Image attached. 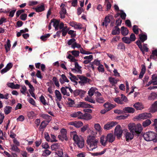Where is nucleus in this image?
<instances>
[{"mask_svg": "<svg viewBox=\"0 0 157 157\" xmlns=\"http://www.w3.org/2000/svg\"><path fill=\"white\" fill-rule=\"evenodd\" d=\"M87 148L89 151H93L98 147V140L93 135L89 136L87 137Z\"/></svg>", "mask_w": 157, "mask_h": 157, "instance_id": "nucleus-1", "label": "nucleus"}, {"mask_svg": "<svg viewBox=\"0 0 157 157\" xmlns=\"http://www.w3.org/2000/svg\"><path fill=\"white\" fill-rule=\"evenodd\" d=\"M75 143L78 147L82 148L84 145V141L83 138L81 136H78L75 131L71 132L70 133Z\"/></svg>", "mask_w": 157, "mask_h": 157, "instance_id": "nucleus-2", "label": "nucleus"}, {"mask_svg": "<svg viewBox=\"0 0 157 157\" xmlns=\"http://www.w3.org/2000/svg\"><path fill=\"white\" fill-rule=\"evenodd\" d=\"M128 127L131 132L138 135H139L143 130L142 125L140 124L130 123L128 125Z\"/></svg>", "mask_w": 157, "mask_h": 157, "instance_id": "nucleus-3", "label": "nucleus"}, {"mask_svg": "<svg viewBox=\"0 0 157 157\" xmlns=\"http://www.w3.org/2000/svg\"><path fill=\"white\" fill-rule=\"evenodd\" d=\"M143 137L144 139L147 141H153L155 142L157 141L156 134L153 132H148L145 133Z\"/></svg>", "mask_w": 157, "mask_h": 157, "instance_id": "nucleus-4", "label": "nucleus"}, {"mask_svg": "<svg viewBox=\"0 0 157 157\" xmlns=\"http://www.w3.org/2000/svg\"><path fill=\"white\" fill-rule=\"evenodd\" d=\"M61 134L58 136L59 140L62 141L64 140L67 141L68 140L67 136V131L66 129L63 128L60 131Z\"/></svg>", "mask_w": 157, "mask_h": 157, "instance_id": "nucleus-5", "label": "nucleus"}, {"mask_svg": "<svg viewBox=\"0 0 157 157\" xmlns=\"http://www.w3.org/2000/svg\"><path fill=\"white\" fill-rule=\"evenodd\" d=\"M152 117L151 113H144L139 114L136 117L138 120H144Z\"/></svg>", "mask_w": 157, "mask_h": 157, "instance_id": "nucleus-6", "label": "nucleus"}, {"mask_svg": "<svg viewBox=\"0 0 157 157\" xmlns=\"http://www.w3.org/2000/svg\"><path fill=\"white\" fill-rule=\"evenodd\" d=\"M123 131L121 126L117 125L115 127L114 131L115 136H116L117 138L121 137L122 135Z\"/></svg>", "mask_w": 157, "mask_h": 157, "instance_id": "nucleus-7", "label": "nucleus"}, {"mask_svg": "<svg viewBox=\"0 0 157 157\" xmlns=\"http://www.w3.org/2000/svg\"><path fill=\"white\" fill-rule=\"evenodd\" d=\"M68 89L69 91L71 93H72L73 91L71 89V86H66L65 87H62L60 89L61 93L64 95H66L67 96H70V93L68 92L67 89Z\"/></svg>", "mask_w": 157, "mask_h": 157, "instance_id": "nucleus-8", "label": "nucleus"}, {"mask_svg": "<svg viewBox=\"0 0 157 157\" xmlns=\"http://www.w3.org/2000/svg\"><path fill=\"white\" fill-rule=\"evenodd\" d=\"M75 68H71V71L74 73L81 74L82 73V67L78 64L77 62L75 63Z\"/></svg>", "mask_w": 157, "mask_h": 157, "instance_id": "nucleus-9", "label": "nucleus"}, {"mask_svg": "<svg viewBox=\"0 0 157 157\" xmlns=\"http://www.w3.org/2000/svg\"><path fill=\"white\" fill-rule=\"evenodd\" d=\"M79 78L80 81H78V82L81 86H83L85 84L89 82V79L86 77L80 76L79 77Z\"/></svg>", "mask_w": 157, "mask_h": 157, "instance_id": "nucleus-10", "label": "nucleus"}, {"mask_svg": "<svg viewBox=\"0 0 157 157\" xmlns=\"http://www.w3.org/2000/svg\"><path fill=\"white\" fill-rule=\"evenodd\" d=\"M117 124V123L116 122H109L104 125V128L105 130H108L111 129Z\"/></svg>", "mask_w": 157, "mask_h": 157, "instance_id": "nucleus-11", "label": "nucleus"}, {"mask_svg": "<svg viewBox=\"0 0 157 157\" xmlns=\"http://www.w3.org/2000/svg\"><path fill=\"white\" fill-rule=\"evenodd\" d=\"M64 4H62L60 6V7L62 8L59 12L60 15V17L61 18H64L65 17V15L67 13L66 9L64 8Z\"/></svg>", "mask_w": 157, "mask_h": 157, "instance_id": "nucleus-12", "label": "nucleus"}, {"mask_svg": "<svg viewBox=\"0 0 157 157\" xmlns=\"http://www.w3.org/2000/svg\"><path fill=\"white\" fill-rule=\"evenodd\" d=\"M77 107L78 108L81 107L83 108H92V106L84 102H79L77 105Z\"/></svg>", "mask_w": 157, "mask_h": 157, "instance_id": "nucleus-13", "label": "nucleus"}, {"mask_svg": "<svg viewBox=\"0 0 157 157\" xmlns=\"http://www.w3.org/2000/svg\"><path fill=\"white\" fill-rule=\"evenodd\" d=\"M103 107L106 109V110L109 111L115 107V106L108 102L105 103L103 105Z\"/></svg>", "mask_w": 157, "mask_h": 157, "instance_id": "nucleus-14", "label": "nucleus"}, {"mask_svg": "<svg viewBox=\"0 0 157 157\" xmlns=\"http://www.w3.org/2000/svg\"><path fill=\"white\" fill-rule=\"evenodd\" d=\"M51 23H53V25L55 27L56 30H57L59 29V21L53 19L51 21Z\"/></svg>", "mask_w": 157, "mask_h": 157, "instance_id": "nucleus-15", "label": "nucleus"}, {"mask_svg": "<svg viewBox=\"0 0 157 157\" xmlns=\"http://www.w3.org/2000/svg\"><path fill=\"white\" fill-rule=\"evenodd\" d=\"M123 111L124 113H133L135 112V110L132 107H128L124 108Z\"/></svg>", "mask_w": 157, "mask_h": 157, "instance_id": "nucleus-16", "label": "nucleus"}, {"mask_svg": "<svg viewBox=\"0 0 157 157\" xmlns=\"http://www.w3.org/2000/svg\"><path fill=\"white\" fill-rule=\"evenodd\" d=\"M106 137L108 142L112 143L114 140L115 136L112 134L109 133L107 135Z\"/></svg>", "mask_w": 157, "mask_h": 157, "instance_id": "nucleus-17", "label": "nucleus"}, {"mask_svg": "<svg viewBox=\"0 0 157 157\" xmlns=\"http://www.w3.org/2000/svg\"><path fill=\"white\" fill-rule=\"evenodd\" d=\"M59 82L61 84H63L65 82H68L69 80L68 79L66 76L64 74L61 75V78L59 79Z\"/></svg>", "mask_w": 157, "mask_h": 157, "instance_id": "nucleus-18", "label": "nucleus"}, {"mask_svg": "<svg viewBox=\"0 0 157 157\" xmlns=\"http://www.w3.org/2000/svg\"><path fill=\"white\" fill-rule=\"evenodd\" d=\"M135 135L134 133L131 132H126L125 134V138L126 141L132 140L133 138V136Z\"/></svg>", "mask_w": 157, "mask_h": 157, "instance_id": "nucleus-19", "label": "nucleus"}, {"mask_svg": "<svg viewBox=\"0 0 157 157\" xmlns=\"http://www.w3.org/2000/svg\"><path fill=\"white\" fill-rule=\"evenodd\" d=\"M81 119H82L86 120H90L92 118V117L90 114L85 113L83 114L82 113L81 117H80Z\"/></svg>", "mask_w": 157, "mask_h": 157, "instance_id": "nucleus-20", "label": "nucleus"}, {"mask_svg": "<svg viewBox=\"0 0 157 157\" xmlns=\"http://www.w3.org/2000/svg\"><path fill=\"white\" fill-rule=\"evenodd\" d=\"M133 106L136 110H141L144 108L143 105L141 103L139 102L134 104Z\"/></svg>", "mask_w": 157, "mask_h": 157, "instance_id": "nucleus-21", "label": "nucleus"}, {"mask_svg": "<svg viewBox=\"0 0 157 157\" xmlns=\"http://www.w3.org/2000/svg\"><path fill=\"white\" fill-rule=\"evenodd\" d=\"M85 91L81 90H77L74 92V94L75 96L79 95L82 96L85 94Z\"/></svg>", "mask_w": 157, "mask_h": 157, "instance_id": "nucleus-22", "label": "nucleus"}, {"mask_svg": "<svg viewBox=\"0 0 157 157\" xmlns=\"http://www.w3.org/2000/svg\"><path fill=\"white\" fill-rule=\"evenodd\" d=\"M49 122L44 121H42L39 127V129L40 131H43L44 129L46 127V126L48 124Z\"/></svg>", "mask_w": 157, "mask_h": 157, "instance_id": "nucleus-23", "label": "nucleus"}, {"mask_svg": "<svg viewBox=\"0 0 157 157\" xmlns=\"http://www.w3.org/2000/svg\"><path fill=\"white\" fill-rule=\"evenodd\" d=\"M108 140L106 136H102L100 138V142L102 145L104 146H105Z\"/></svg>", "mask_w": 157, "mask_h": 157, "instance_id": "nucleus-24", "label": "nucleus"}, {"mask_svg": "<svg viewBox=\"0 0 157 157\" xmlns=\"http://www.w3.org/2000/svg\"><path fill=\"white\" fill-rule=\"evenodd\" d=\"M121 34L123 36H125L128 34L129 31L126 28L122 26L121 28Z\"/></svg>", "mask_w": 157, "mask_h": 157, "instance_id": "nucleus-25", "label": "nucleus"}, {"mask_svg": "<svg viewBox=\"0 0 157 157\" xmlns=\"http://www.w3.org/2000/svg\"><path fill=\"white\" fill-rule=\"evenodd\" d=\"M82 113L80 111L75 112L71 114V116L73 117H78V118L81 119Z\"/></svg>", "mask_w": 157, "mask_h": 157, "instance_id": "nucleus-26", "label": "nucleus"}, {"mask_svg": "<svg viewBox=\"0 0 157 157\" xmlns=\"http://www.w3.org/2000/svg\"><path fill=\"white\" fill-rule=\"evenodd\" d=\"M55 93L57 100L59 101H60L62 98V95L61 93L58 90H56Z\"/></svg>", "mask_w": 157, "mask_h": 157, "instance_id": "nucleus-27", "label": "nucleus"}, {"mask_svg": "<svg viewBox=\"0 0 157 157\" xmlns=\"http://www.w3.org/2000/svg\"><path fill=\"white\" fill-rule=\"evenodd\" d=\"M112 1H105V4L106 5L107 10H110L111 7V2H112Z\"/></svg>", "mask_w": 157, "mask_h": 157, "instance_id": "nucleus-28", "label": "nucleus"}, {"mask_svg": "<svg viewBox=\"0 0 157 157\" xmlns=\"http://www.w3.org/2000/svg\"><path fill=\"white\" fill-rule=\"evenodd\" d=\"M41 117L44 119H46V121L48 122H49L52 119L51 117L46 114H43L42 115Z\"/></svg>", "mask_w": 157, "mask_h": 157, "instance_id": "nucleus-29", "label": "nucleus"}, {"mask_svg": "<svg viewBox=\"0 0 157 157\" xmlns=\"http://www.w3.org/2000/svg\"><path fill=\"white\" fill-rule=\"evenodd\" d=\"M156 98H157V93H152L148 96V99L149 100H152Z\"/></svg>", "mask_w": 157, "mask_h": 157, "instance_id": "nucleus-30", "label": "nucleus"}, {"mask_svg": "<svg viewBox=\"0 0 157 157\" xmlns=\"http://www.w3.org/2000/svg\"><path fill=\"white\" fill-rule=\"evenodd\" d=\"M97 89L95 88L91 87L88 91V94L89 96L92 97L94 93H96V91Z\"/></svg>", "mask_w": 157, "mask_h": 157, "instance_id": "nucleus-31", "label": "nucleus"}, {"mask_svg": "<svg viewBox=\"0 0 157 157\" xmlns=\"http://www.w3.org/2000/svg\"><path fill=\"white\" fill-rule=\"evenodd\" d=\"M5 47L6 52H7L10 50L11 44H10V41L9 40H7L6 44L5 45Z\"/></svg>", "mask_w": 157, "mask_h": 157, "instance_id": "nucleus-32", "label": "nucleus"}, {"mask_svg": "<svg viewBox=\"0 0 157 157\" xmlns=\"http://www.w3.org/2000/svg\"><path fill=\"white\" fill-rule=\"evenodd\" d=\"M110 22V20L108 17H106L105 19L102 22V25L107 26Z\"/></svg>", "mask_w": 157, "mask_h": 157, "instance_id": "nucleus-33", "label": "nucleus"}, {"mask_svg": "<svg viewBox=\"0 0 157 157\" xmlns=\"http://www.w3.org/2000/svg\"><path fill=\"white\" fill-rule=\"evenodd\" d=\"M35 10L36 12H40L44 10V5H42L40 6H37L35 8Z\"/></svg>", "mask_w": 157, "mask_h": 157, "instance_id": "nucleus-34", "label": "nucleus"}, {"mask_svg": "<svg viewBox=\"0 0 157 157\" xmlns=\"http://www.w3.org/2000/svg\"><path fill=\"white\" fill-rule=\"evenodd\" d=\"M97 102L100 104H102L105 102L104 99L101 97H97L96 99Z\"/></svg>", "mask_w": 157, "mask_h": 157, "instance_id": "nucleus-35", "label": "nucleus"}, {"mask_svg": "<svg viewBox=\"0 0 157 157\" xmlns=\"http://www.w3.org/2000/svg\"><path fill=\"white\" fill-rule=\"evenodd\" d=\"M151 111L155 113L157 111V101H155L152 104L151 107Z\"/></svg>", "mask_w": 157, "mask_h": 157, "instance_id": "nucleus-36", "label": "nucleus"}, {"mask_svg": "<svg viewBox=\"0 0 157 157\" xmlns=\"http://www.w3.org/2000/svg\"><path fill=\"white\" fill-rule=\"evenodd\" d=\"M140 40L142 42H144L147 39V36L146 35L140 34L139 35Z\"/></svg>", "mask_w": 157, "mask_h": 157, "instance_id": "nucleus-37", "label": "nucleus"}, {"mask_svg": "<svg viewBox=\"0 0 157 157\" xmlns=\"http://www.w3.org/2000/svg\"><path fill=\"white\" fill-rule=\"evenodd\" d=\"M151 123V120L147 119L143 122L142 125L144 127H146L150 125Z\"/></svg>", "mask_w": 157, "mask_h": 157, "instance_id": "nucleus-38", "label": "nucleus"}, {"mask_svg": "<svg viewBox=\"0 0 157 157\" xmlns=\"http://www.w3.org/2000/svg\"><path fill=\"white\" fill-rule=\"evenodd\" d=\"M120 33V29L119 28L116 26L115 29H113L112 32V34L113 35L118 34Z\"/></svg>", "mask_w": 157, "mask_h": 157, "instance_id": "nucleus-39", "label": "nucleus"}, {"mask_svg": "<svg viewBox=\"0 0 157 157\" xmlns=\"http://www.w3.org/2000/svg\"><path fill=\"white\" fill-rule=\"evenodd\" d=\"M94 128L97 131L99 132H101V128L99 124L98 123L94 124Z\"/></svg>", "mask_w": 157, "mask_h": 157, "instance_id": "nucleus-40", "label": "nucleus"}, {"mask_svg": "<svg viewBox=\"0 0 157 157\" xmlns=\"http://www.w3.org/2000/svg\"><path fill=\"white\" fill-rule=\"evenodd\" d=\"M122 40L125 43L127 44H129L131 42L130 38L127 37H123L122 38Z\"/></svg>", "mask_w": 157, "mask_h": 157, "instance_id": "nucleus-41", "label": "nucleus"}, {"mask_svg": "<svg viewBox=\"0 0 157 157\" xmlns=\"http://www.w3.org/2000/svg\"><path fill=\"white\" fill-rule=\"evenodd\" d=\"M85 101L91 103H95V100L92 99L91 97L90 96V97L88 96H86L85 98Z\"/></svg>", "mask_w": 157, "mask_h": 157, "instance_id": "nucleus-42", "label": "nucleus"}, {"mask_svg": "<svg viewBox=\"0 0 157 157\" xmlns=\"http://www.w3.org/2000/svg\"><path fill=\"white\" fill-rule=\"evenodd\" d=\"M12 107L9 106H6L4 108V112L6 114H9L11 111Z\"/></svg>", "mask_w": 157, "mask_h": 157, "instance_id": "nucleus-43", "label": "nucleus"}, {"mask_svg": "<svg viewBox=\"0 0 157 157\" xmlns=\"http://www.w3.org/2000/svg\"><path fill=\"white\" fill-rule=\"evenodd\" d=\"M117 48L118 49H121L122 51L124 50L125 49L124 44L122 43H119L117 45Z\"/></svg>", "mask_w": 157, "mask_h": 157, "instance_id": "nucleus-44", "label": "nucleus"}, {"mask_svg": "<svg viewBox=\"0 0 157 157\" xmlns=\"http://www.w3.org/2000/svg\"><path fill=\"white\" fill-rule=\"evenodd\" d=\"M68 101V104L70 107H73L75 104V102L71 98H67Z\"/></svg>", "mask_w": 157, "mask_h": 157, "instance_id": "nucleus-45", "label": "nucleus"}, {"mask_svg": "<svg viewBox=\"0 0 157 157\" xmlns=\"http://www.w3.org/2000/svg\"><path fill=\"white\" fill-rule=\"evenodd\" d=\"M10 145L11 147V149L12 150L17 152L19 151V150L17 147V146L13 144H11Z\"/></svg>", "mask_w": 157, "mask_h": 157, "instance_id": "nucleus-46", "label": "nucleus"}, {"mask_svg": "<svg viewBox=\"0 0 157 157\" xmlns=\"http://www.w3.org/2000/svg\"><path fill=\"white\" fill-rule=\"evenodd\" d=\"M154 56H157V50H154L152 51V54L150 55V59H155Z\"/></svg>", "mask_w": 157, "mask_h": 157, "instance_id": "nucleus-47", "label": "nucleus"}, {"mask_svg": "<svg viewBox=\"0 0 157 157\" xmlns=\"http://www.w3.org/2000/svg\"><path fill=\"white\" fill-rule=\"evenodd\" d=\"M40 99L41 103L44 105H48V103L46 102L44 97L41 95L40 97Z\"/></svg>", "mask_w": 157, "mask_h": 157, "instance_id": "nucleus-48", "label": "nucleus"}, {"mask_svg": "<svg viewBox=\"0 0 157 157\" xmlns=\"http://www.w3.org/2000/svg\"><path fill=\"white\" fill-rule=\"evenodd\" d=\"M83 124L82 122L81 121H75V127L76 128H79L82 126Z\"/></svg>", "mask_w": 157, "mask_h": 157, "instance_id": "nucleus-49", "label": "nucleus"}, {"mask_svg": "<svg viewBox=\"0 0 157 157\" xmlns=\"http://www.w3.org/2000/svg\"><path fill=\"white\" fill-rule=\"evenodd\" d=\"M69 52H71L74 57H77L79 55V52L78 51L73 50Z\"/></svg>", "mask_w": 157, "mask_h": 157, "instance_id": "nucleus-50", "label": "nucleus"}, {"mask_svg": "<svg viewBox=\"0 0 157 157\" xmlns=\"http://www.w3.org/2000/svg\"><path fill=\"white\" fill-rule=\"evenodd\" d=\"M50 34L49 33L46 34L45 35L41 36L40 37V39L41 40L43 41H45L46 40L47 38L50 36Z\"/></svg>", "mask_w": 157, "mask_h": 157, "instance_id": "nucleus-51", "label": "nucleus"}, {"mask_svg": "<svg viewBox=\"0 0 157 157\" xmlns=\"http://www.w3.org/2000/svg\"><path fill=\"white\" fill-rule=\"evenodd\" d=\"M80 53L83 54L88 55L92 53V52H90L89 51H86L84 50L83 49V48L82 47H81V48H80Z\"/></svg>", "mask_w": 157, "mask_h": 157, "instance_id": "nucleus-52", "label": "nucleus"}, {"mask_svg": "<svg viewBox=\"0 0 157 157\" xmlns=\"http://www.w3.org/2000/svg\"><path fill=\"white\" fill-rule=\"evenodd\" d=\"M52 80L55 84V85L57 87H59V82L58 80L55 77H54L52 78Z\"/></svg>", "mask_w": 157, "mask_h": 157, "instance_id": "nucleus-53", "label": "nucleus"}, {"mask_svg": "<svg viewBox=\"0 0 157 157\" xmlns=\"http://www.w3.org/2000/svg\"><path fill=\"white\" fill-rule=\"evenodd\" d=\"M69 75L70 76L69 78L72 81L75 80H78V78L76 76L73 75L71 73H69Z\"/></svg>", "mask_w": 157, "mask_h": 157, "instance_id": "nucleus-54", "label": "nucleus"}, {"mask_svg": "<svg viewBox=\"0 0 157 157\" xmlns=\"http://www.w3.org/2000/svg\"><path fill=\"white\" fill-rule=\"evenodd\" d=\"M107 54L108 56L110 58L111 60L113 61H115L117 60V58L116 57L114 56L113 55H112L109 53H107Z\"/></svg>", "mask_w": 157, "mask_h": 157, "instance_id": "nucleus-55", "label": "nucleus"}, {"mask_svg": "<svg viewBox=\"0 0 157 157\" xmlns=\"http://www.w3.org/2000/svg\"><path fill=\"white\" fill-rule=\"evenodd\" d=\"M28 100L29 103L34 106H36V103L34 100L31 98H28Z\"/></svg>", "mask_w": 157, "mask_h": 157, "instance_id": "nucleus-56", "label": "nucleus"}, {"mask_svg": "<svg viewBox=\"0 0 157 157\" xmlns=\"http://www.w3.org/2000/svg\"><path fill=\"white\" fill-rule=\"evenodd\" d=\"M27 90L26 87L25 86H21V88L20 90V91L23 94H25Z\"/></svg>", "mask_w": 157, "mask_h": 157, "instance_id": "nucleus-57", "label": "nucleus"}, {"mask_svg": "<svg viewBox=\"0 0 157 157\" xmlns=\"http://www.w3.org/2000/svg\"><path fill=\"white\" fill-rule=\"evenodd\" d=\"M114 100L115 102L118 104H123V102L119 98H115Z\"/></svg>", "mask_w": 157, "mask_h": 157, "instance_id": "nucleus-58", "label": "nucleus"}, {"mask_svg": "<svg viewBox=\"0 0 157 157\" xmlns=\"http://www.w3.org/2000/svg\"><path fill=\"white\" fill-rule=\"evenodd\" d=\"M67 58L71 60V62H76V59H75L74 57L72 56L71 55L69 54Z\"/></svg>", "mask_w": 157, "mask_h": 157, "instance_id": "nucleus-59", "label": "nucleus"}, {"mask_svg": "<svg viewBox=\"0 0 157 157\" xmlns=\"http://www.w3.org/2000/svg\"><path fill=\"white\" fill-rule=\"evenodd\" d=\"M81 46L78 44L77 43L75 42L74 44L72 45L71 48L73 49H75V48H81Z\"/></svg>", "mask_w": 157, "mask_h": 157, "instance_id": "nucleus-60", "label": "nucleus"}, {"mask_svg": "<svg viewBox=\"0 0 157 157\" xmlns=\"http://www.w3.org/2000/svg\"><path fill=\"white\" fill-rule=\"evenodd\" d=\"M109 81L111 83L113 84L117 83V81L116 79L112 77L109 78Z\"/></svg>", "mask_w": 157, "mask_h": 157, "instance_id": "nucleus-61", "label": "nucleus"}, {"mask_svg": "<svg viewBox=\"0 0 157 157\" xmlns=\"http://www.w3.org/2000/svg\"><path fill=\"white\" fill-rule=\"evenodd\" d=\"M133 32L135 34H137L139 33L138 28L137 26L136 25H134L133 27Z\"/></svg>", "mask_w": 157, "mask_h": 157, "instance_id": "nucleus-62", "label": "nucleus"}, {"mask_svg": "<svg viewBox=\"0 0 157 157\" xmlns=\"http://www.w3.org/2000/svg\"><path fill=\"white\" fill-rule=\"evenodd\" d=\"M98 70L99 72H104V69L103 65L101 64L99 66L98 68Z\"/></svg>", "mask_w": 157, "mask_h": 157, "instance_id": "nucleus-63", "label": "nucleus"}, {"mask_svg": "<svg viewBox=\"0 0 157 157\" xmlns=\"http://www.w3.org/2000/svg\"><path fill=\"white\" fill-rule=\"evenodd\" d=\"M74 28L76 29H82V25L80 23L76 22Z\"/></svg>", "mask_w": 157, "mask_h": 157, "instance_id": "nucleus-64", "label": "nucleus"}]
</instances>
